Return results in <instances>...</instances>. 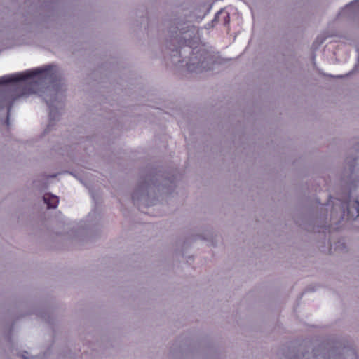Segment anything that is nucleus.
<instances>
[{"label":"nucleus","instance_id":"obj_1","mask_svg":"<svg viewBox=\"0 0 359 359\" xmlns=\"http://www.w3.org/2000/svg\"><path fill=\"white\" fill-rule=\"evenodd\" d=\"M171 56L173 62H186L191 72L200 73L210 70L215 62L212 53L203 47H198L201 43L199 28L189 20L180 18L171 20L168 27Z\"/></svg>","mask_w":359,"mask_h":359},{"label":"nucleus","instance_id":"obj_2","mask_svg":"<svg viewBox=\"0 0 359 359\" xmlns=\"http://www.w3.org/2000/svg\"><path fill=\"white\" fill-rule=\"evenodd\" d=\"M158 177H159L158 173L155 175L150 174L141 180L132 195V200L135 205L139 206L140 203L146 206L154 205V203L152 201H149V194L156 189L158 191H163L168 183L171 184L175 183V177L174 176L171 178H164L162 182H158Z\"/></svg>","mask_w":359,"mask_h":359},{"label":"nucleus","instance_id":"obj_3","mask_svg":"<svg viewBox=\"0 0 359 359\" xmlns=\"http://www.w3.org/2000/svg\"><path fill=\"white\" fill-rule=\"evenodd\" d=\"M359 13V0H355L347 4L339 13V15H347L351 17Z\"/></svg>","mask_w":359,"mask_h":359},{"label":"nucleus","instance_id":"obj_4","mask_svg":"<svg viewBox=\"0 0 359 359\" xmlns=\"http://www.w3.org/2000/svg\"><path fill=\"white\" fill-rule=\"evenodd\" d=\"M43 200L47 205L48 209L56 208L59 203L58 197L50 193L45 194L43 196Z\"/></svg>","mask_w":359,"mask_h":359},{"label":"nucleus","instance_id":"obj_5","mask_svg":"<svg viewBox=\"0 0 359 359\" xmlns=\"http://www.w3.org/2000/svg\"><path fill=\"white\" fill-rule=\"evenodd\" d=\"M230 22L229 14L226 12H224L222 10L219 11L215 15L212 23L221 22L223 25L226 26L229 25Z\"/></svg>","mask_w":359,"mask_h":359},{"label":"nucleus","instance_id":"obj_6","mask_svg":"<svg viewBox=\"0 0 359 359\" xmlns=\"http://www.w3.org/2000/svg\"><path fill=\"white\" fill-rule=\"evenodd\" d=\"M327 359H344V358L343 354L341 353V351H338V348H334L329 351Z\"/></svg>","mask_w":359,"mask_h":359},{"label":"nucleus","instance_id":"obj_7","mask_svg":"<svg viewBox=\"0 0 359 359\" xmlns=\"http://www.w3.org/2000/svg\"><path fill=\"white\" fill-rule=\"evenodd\" d=\"M355 210H356V213H357V217H359V202L358 201H355L354 202V205H353Z\"/></svg>","mask_w":359,"mask_h":359},{"label":"nucleus","instance_id":"obj_8","mask_svg":"<svg viewBox=\"0 0 359 359\" xmlns=\"http://www.w3.org/2000/svg\"><path fill=\"white\" fill-rule=\"evenodd\" d=\"M348 351L350 352L349 355H351L353 359H358V355H357L356 353L355 352V351L350 349V350H348Z\"/></svg>","mask_w":359,"mask_h":359},{"label":"nucleus","instance_id":"obj_9","mask_svg":"<svg viewBox=\"0 0 359 359\" xmlns=\"http://www.w3.org/2000/svg\"><path fill=\"white\" fill-rule=\"evenodd\" d=\"M21 356L23 359H29L30 358L29 354L27 351H24V353L21 355Z\"/></svg>","mask_w":359,"mask_h":359},{"label":"nucleus","instance_id":"obj_10","mask_svg":"<svg viewBox=\"0 0 359 359\" xmlns=\"http://www.w3.org/2000/svg\"><path fill=\"white\" fill-rule=\"evenodd\" d=\"M215 24H216V23H213V24H212V21H211L210 22L208 23V24L205 26V27L206 29H210V28H211V27H213L215 25Z\"/></svg>","mask_w":359,"mask_h":359},{"label":"nucleus","instance_id":"obj_11","mask_svg":"<svg viewBox=\"0 0 359 359\" xmlns=\"http://www.w3.org/2000/svg\"><path fill=\"white\" fill-rule=\"evenodd\" d=\"M354 163H353V164H351V165H350V168H351V170H352V169L353 168V167H354Z\"/></svg>","mask_w":359,"mask_h":359},{"label":"nucleus","instance_id":"obj_12","mask_svg":"<svg viewBox=\"0 0 359 359\" xmlns=\"http://www.w3.org/2000/svg\"><path fill=\"white\" fill-rule=\"evenodd\" d=\"M347 210H348V213H350L351 212V208L349 206L347 207Z\"/></svg>","mask_w":359,"mask_h":359}]
</instances>
